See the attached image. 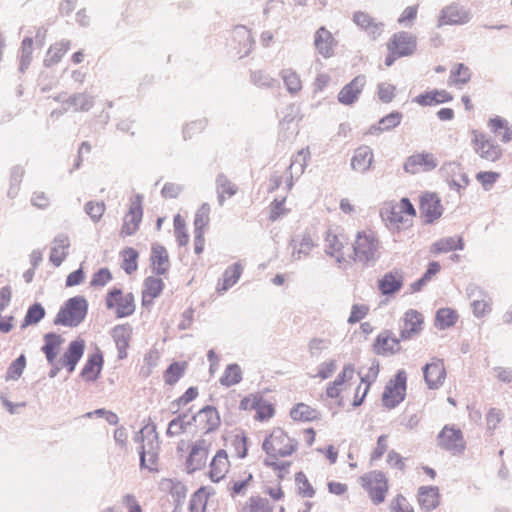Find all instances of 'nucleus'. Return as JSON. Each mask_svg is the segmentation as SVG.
Masks as SVG:
<instances>
[{
	"label": "nucleus",
	"instance_id": "1",
	"mask_svg": "<svg viewBox=\"0 0 512 512\" xmlns=\"http://www.w3.org/2000/svg\"><path fill=\"white\" fill-rule=\"evenodd\" d=\"M88 307V301L84 296L71 297L60 307L53 323L70 328L77 327L86 318Z\"/></svg>",
	"mask_w": 512,
	"mask_h": 512
},
{
	"label": "nucleus",
	"instance_id": "2",
	"mask_svg": "<svg viewBox=\"0 0 512 512\" xmlns=\"http://www.w3.org/2000/svg\"><path fill=\"white\" fill-rule=\"evenodd\" d=\"M379 242L372 232L357 233L353 244L354 260L365 265L374 264L379 258Z\"/></svg>",
	"mask_w": 512,
	"mask_h": 512
},
{
	"label": "nucleus",
	"instance_id": "3",
	"mask_svg": "<svg viewBox=\"0 0 512 512\" xmlns=\"http://www.w3.org/2000/svg\"><path fill=\"white\" fill-rule=\"evenodd\" d=\"M266 454L273 458L290 456L297 448V442L291 439L281 428L274 429L262 444Z\"/></svg>",
	"mask_w": 512,
	"mask_h": 512
},
{
	"label": "nucleus",
	"instance_id": "4",
	"mask_svg": "<svg viewBox=\"0 0 512 512\" xmlns=\"http://www.w3.org/2000/svg\"><path fill=\"white\" fill-rule=\"evenodd\" d=\"M407 375L404 370H398L395 377L389 380L382 394V403L388 409H393L404 401L406 396Z\"/></svg>",
	"mask_w": 512,
	"mask_h": 512
},
{
	"label": "nucleus",
	"instance_id": "5",
	"mask_svg": "<svg viewBox=\"0 0 512 512\" xmlns=\"http://www.w3.org/2000/svg\"><path fill=\"white\" fill-rule=\"evenodd\" d=\"M361 479L362 486L367 491L373 504L383 503L389 489L386 475L382 471L374 470L362 476Z\"/></svg>",
	"mask_w": 512,
	"mask_h": 512
},
{
	"label": "nucleus",
	"instance_id": "6",
	"mask_svg": "<svg viewBox=\"0 0 512 512\" xmlns=\"http://www.w3.org/2000/svg\"><path fill=\"white\" fill-rule=\"evenodd\" d=\"M471 19L470 9L458 2H451L440 10L436 26L441 28L443 26L465 25Z\"/></svg>",
	"mask_w": 512,
	"mask_h": 512
},
{
	"label": "nucleus",
	"instance_id": "7",
	"mask_svg": "<svg viewBox=\"0 0 512 512\" xmlns=\"http://www.w3.org/2000/svg\"><path fill=\"white\" fill-rule=\"evenodd\" d=\"M116 307L117 318H124L135 312V298L132 293L123 295L122 290L113 288L106 296V307L112 309Z\"/></svg>",
	"mask_w": 512,
	"mask_h": 512
},
{
	"label": "nucleus",
	"instance_id": "8",
	"mask_svg": "<svg viewBox=\"0 0 512 512\" xmlns=\"http://www.w3.org/2000/svg\"><path fill=\"white\" fill-rule=\"evenodd\" d=\"M437 439L438 446L453 455H460L465 450L466 443L462 431L454 426L445 425L439 432Z\"/></svg>",
	"mask_w": 512,
	"mask_h": 512
},
{
	"label": "nucleus",
	"instance_id": "9",
	"mask_svg": "<svg viewBox=\"0 0 512 512\" xmlns=\"http://www.w3.org/2000/svg\"><path fill=\"white\" fill-rule=\"evenodd\" d=\"M141 443L139 451L140 467L149 471H156L157 468L146 464L147 453L159 451L158 433L154 423L147 424L141 429Z\"/></svg>",
	"mask_w": 512,
	"mask_h": 512
},
{
	"label": "nucleus",
	"instance_id": "10",
	"mask_svg": "<svg viewBox=\"0 0 512 512\" xmlns=\"http://www.w3.org/2000/svg\"><path fill=\"white\" fill-rule=\"evenodd\" d=\"M419 211L424 223L431 224L443 214V206L436 193L426 192L420 197Z\"/></svg>",
	"mask_w": 512,
	"mask_h": 512
},
{
	"label": "nucleus",
	"instance_id": "11",
	"mask_svg": "<svg viewBox=\"0 0 512 512\" xmlns=\"http://www.w3.org/2000/svg\"><path fill=\"white\" fill-rule=\"evenodd\" d=\"M438 166V161L432 153L421 152L409 156L403 169L406 173L417 174L420 171L430 172Z\"/></svg>",
	"mask_w": 512,
	"mask_h": 512
},
{
	"label": "nucleus",
	"instance_id": "12",
	"mask_svg": "<svg viewBox=\"0 0 512 512\" xmlns=\"http://www.w3.org/2000/svg\"><path fill=\"white\" fill-rule=\"evenodd\" d=\"M473 144L475 152L482 158L495 162L502 156V149L490 139H486L483 133L473 130Z\"/></svg>",
	"mask_w": 512,
	"mask_h": 512
},
{
	"label": "nucleus",
	"instance_id": "13",
	"mask_svg": "<svg viewBox=\"0 0 512 512\" xmlns=\"http://www.w3.org/2000/svg\"><path fill=\"white\" fill-rule=\"evenodd\" d=\"M142 217V197L140 195H136L131 201L128 213L124 217L121 234L125 236L134 235L139 228Z\"/></svg>",
	"mask_w": 512,
	"mask_h": 512
},
{
	"label": "nucleus",
	"instance_id": "14",
	"mask_svg": "<svg viewBox=\"0 0 512 512\" xmlns=\"http://www.w3.org/2000/svg\"><path fill=\"white\" fill-rule=\"evenodd\" d=\"M191 421L197 423L198 427L204 431V434L215 431L221 423L217 409L210 405L203 407L195 415L191 416Z\"/></svg>",
	"mask_w": 512,
	"mask_h": 512
},
{
	"label": "nucleus",
	"instance_id": "15",
	"mask_svg": "<svg viewBox=\"0 0 512 512\" xmlns=\"http://www.w3.org/2000/svg\"><path fill=\"white\" fill-rule=\"evenodd\" d=\"M422 371L425 383L429 389L435 390L443 385L446 378V369L443 360L436 359L432 363L426 364L422 368Z\"/></svg>",
	"mask_w": 512,
	"mask_h": 512
},
{
	"label": "nucleus",
	"instance_id": "16",
	"mask_svg": "<svg viewBox=\"0 0 512 512\" xmlns=\"http://www.w3.org/2000/svg\"><path fill=\"white\" fill-rule=\"evenodd\" d=\"M365 84L366 77L364 75L356 76L340 90L337 96L338 101L347 106L354 104L358 100Z\"/></svg>",
	"mask_w": 512,
	"mask_h": 512
},
{
	"label": "nucleus",
	"instance_id": "17",
	"mask_svg": "<svg viewBox=\"0 0 512 512\" xmlns=\"http://www.w3.org/2000/svg\"><path fill=\"white\" fill-rule=\"evenodd\" d=\"M85 351V342L82 339L71 341L64 352L63 356L59 359L58 363L62 364L68 373L74 372L77 363L82 358Z\"/></svg>",
	"mask_w": 512,
	"mask_h": 512
},
{
	"label": "nucleus",
	"instance_id": "18",
	"mask_svg": "<svg viewBox=\"0 0 512 512\" xmlns=\"http://www.w3.org/2000/svg\"><path fill=\"white\" fill-rule=\"evenodd\" d=\"M353 22L372 39H377L383 32V23L377 21L368 13L357 11L353 15Z\"/></svg>",
	"mask_w": 512,
	"mask_h": 512
},
{
	"label": "nucleus",
	"instance_id": "19",
	"mask_svg": "<svg viewBox=\"0 0 512 512\" xmlns=\"http://www.w3.org/2000/svg\"><path fill=\"white\" fill-rule=\"evenodd\" d=\"M424 318L417 310L409 309L404 316L403 326L400 330V339L408 340L419 334L422 330Z\"/></svg>",
	"mask_w": 512,
	"mask_h": 512
},
{
	"label": "nucleus",
	"instance_id": "20",
	"mask_svg": "<svg viewBox=\"0 0 512 512\" xmlns=\"http://www.w3.org/2000/svg\"><path fill=\"white\" fill-rule=\"evenodd\" d=\"M207 443L204 439L197 440L192 446L186 465L189 473L202 469L207 460Z\"/></svg>",
	"mask_w": 512,
	"mask_h": 512
},
{
	"label": "nucleus",
	"instance_id": "21",
	"mask_svg": "<svg viewBox=\"0 0 512 512\" xmlns=\"http://www.w3.org/2000/svg\"><path fill=\"white\" fill-rule=\"evenodd\" d=\"M401 340L400 337H393L391 331L385 330L375 339L374 352L378 355L395 354L401 350Z\"/></svg>",
	"mask_w": 512,
	"mask_h": 512
},
{
	"label": "nucleus",
	"instance_id": "22",
	"mask_svg": "<svg viewBox=\"0 0 512 512\" xmlns=\"http://www.w3.org/2000/svg\"><path fill=\"white\" fill-rule=\"evenodd\" d=\"M388 49H395L398 55L409 56L416 49V39L408 32H398L394 34L392 40L388 43Z\"/></svg>",
	"mask_w": 512,
	"mask_h": 512
},
{
	"label": "nucleus",
	"instance_id": "23",
	"mask_svg": "<svg viewBox=\"0 0 512 512\" xmlns=\"http://www.w3.org/2000/svg\"><path fill=\"white\" fill-rule=\"evenodd\" d=\"M314 45L319 54L324 58H329L334 54L336 41L332 33L322 26L315 33Z\"/></svg>",
	"mask_w": 512,
	"mask_h": 512
},
{
	"label": "nucleus",
	"instance_id": "24",
	"mask_svg": "<svg viewBox=\"0 0 512 512\" xmlns=\"http://www.w3.org/2000/svg\"><path fill=\"white\" fill-rule=\"evenodd\" d=\"M132 335V327L129 324L116 325L112 329V338L116 344L118 358L127 357V348Z\"/></svg>",
	"mask_w": 512,
	"mask_h": 512
},
{
	"label": "nucleus",
	"instance_id": "25",
	"mask_svg": "<svg viewBox=\"0 0 512 512\" xmlns=\"http://www.w3.org/2000/svg\"><path fill=\"white\" fill-rule=\"evenodd\" d=\"M150 261L153 273L157 276L164 275L169 269V256L166 248L160 244H153Z\"/></svg>",
	"mask_w": 512,
	"mask_h": 512
},
{
	"label": "nucleus",
	"instance_id": "26",
	"mask_svg": "<svg viewBox=\"0 0 512 512\" xmlns=\"http://www.w3.org/2000/svg\"><path fill=\"white\" fill-rule=\"evenodd\" d=\"M70 247V240L67 234L60 233L55 236L53 240V246L51 248L49 260L50 262L59 267L65 260L68 252L67 249Z\"/></svg>",
	"mask_w": 512,
	"mask_h": 512
},
{
	"label": "nucleus",
	"instance_id": "27",
	"mask_svg": "<svg viewBox=\"0 0 512 512\" xmlns=\"http://www.w3.org/2000/svg\"><path fill=\"white\" fill-rule=\"evenodd\" d=\"M403 286V275L399 270L390 271L386 273L378 281V289L383 295H393L398 292Z\"/></svg>",
	"mask_w": 512,
	"mask_h": 512
},
{
	"label": "nucleus",
	"instance_id": "28",
	"mask_svg": "<svg viewBox=\"0 0 512 512\" xmlns=\"http://www.w3.org/2000/svg\"><path fill=\"white\" fill-rule=\"evenodd\" d=\"M103 355L98 350L96 353L90 355L82 368L81 376L87 382H94L98 379L103 368Z\"/></svg>",
	"mask_w": 512,
	"mask_h": 512
},
{
	"label": "nucleus",
	"instance_id": "29",
	"mask_svg": "<svg viewBox=\"0 0 512 512\" xmlns=\"http://www.w3.org/2000/svg\"><path fill=\"white\" fill-rule=\"evenodd\" d=\"M164 288V283L160 278L149 276L144 280L142 290V305L149 306L157 298Z\"/></svg>",
	"mask_w": 512,
	"mask_h": 512
},
{
	"label": "nucleus",
	"instance_id": "30",
	"mask_svg": "<svg viewBox=\"0 0 512 512\" xmlns=\"http://www.w3.org/2000/svg\"><path fill=\"white\" fill-rule=\"evenodd\" d=\"M373 158L372 149L369 146H361L354 152L351 167L358 172L365 173L370 169Z\"/></svg>",
	"mask_w": 512,
	"mask_h": 512
},
{
	"label": "nucleus",
	"instance_id": "31",
	"mask_svg": "<svg viewBox=\"0 0 512 512\" xmlns=\"http://www.w3.org/2000/svg\"><path fill=\"white\" fill-rule=\"evenodd\" d=\"M229 461L227 452L223 449L217 451L210 463L209 477L213 482H219L224 478L228 470Z\"/></svg>",
	"mask_w": 512,
	"mask_h": 512
},
{
	"label": "nucleus",
	"instance_id": "32",
	"mask_svg": "<svg viewBox=\"0 0 512 512\" xmlns=\"http://www.w3.org/2000/svg\"><path fill=\"white\" fill-rule=\"evenodd\" d=\"M453 100V96L446 90H432L416 96L413 101L421 106H432Z\"/></svg>",
	"mask_w": 512,
	"mask_h": 512
},
{
	"label": "nucleus",
	"instance_id": "33",
	"mask_svg": "<svg viewBox=\"0 0 512 512\" xmlns=\"http://www.w3.org/2000/svg\"><path fill=\"white\" fill-rule=\"evenodd\" d=\"M418 502L423 510L430 512L439 505V490L434 486H422L418 491Z\"/></svg>",
	"mask_w": 512,
	"mask_h": 512
},
{
	"label": "nucleus",
	"instance_id": "34",
	"mask_svg": "<svg viewBox=\"0 0 512 512\" xmlns=\"http://www.w3.org/2000/svg\"><path fill=\"white\" fill-rule=\"evenodd\" d=\"M402 118L403 114L401 112L393 111L382 117L377 124L370 126L368 133L371 135H378L380 133L390 131L400 125Z\"/></svg>",
	"mask_w": 512,
	"mask_h": 512
},
{
	"label": "nucleus",
	"instance_id": "35",
	"mask_svg": "<svg viewBox=\"0 0 512 512\" xmlns=\"http://www.w3.org/2000/svg\"><path fill=\"white\" fill-rule=\"evenodd\" d=\"M243 272V267L240 263H234L229 266L223 273L222 280L217 284V292L224 293L229 288L234 286L240 279Z\"/></svg>",
	"mask_w": 512,
	"mask_h": 512
},
{
	"label": "nucleus",
	"instance_id": "36",
	"mask_svg": "<svg viewBox=\"0 0 512 512\" xmlns=\"http://www.w3.org/2000/svg\"><path fill=\"white\" fill-rule=\"evenodd\" d=\"M378 374H379V362L377 360L372 361V364L369 367L367 373L363 374L361 370L358 372L360 381H361V383L365 384V388L361 395V398L359 400H353V403H352L353 407H358L363 403L371 384L377 379Z\"/></svg>",
	"mask_w": 512,
	"mask_h": 512
},
{
	"label": "nucleus",
	"instance_id": "37",
	"mask_svg": "<svg viewBox=\"0 0 512 512\" xmlns=\"http://www.w3.org/2000/svg\"><path fill=\"white\" fill-rule=\"evenodd\" d=\"M70 48L69 40H62L60 42L51 45L48 49L45 59L44 65L46 67H51L57 63H59L62 57L67 53Z\"/></svg>",
	"mask_w": 512,
	"mask_h": 512
},
{
	"label": "nucleus",
	"instance_id": "38",
	"mask_svg": "<svg viewBox=\"0 0 512 512\" xmlns=\"http://www.w3.org/2000/svg\"><path fill=\"white\" fill-rule=\"evenodd\" d=\"M354 374V367L350 364L345 365L343 370L337 375L336 379L331 382L327 389L326 394L329 398H337L341 392V386L347 379H351Z\"/></svg>",
	"mask_w": 512,
	"mask_h": 512
},
{
	"label": "nucleus",
	"instance_id": "39",
	"mask_svg": "<svg viewBox=\"0 0 512 512\" xmlns=\"http://www.w3.org/2000/svg\"><path fill=\"white\" fill-rule=\"evenodd\" d=\"M463 249L464 241L461 236L441 238L432 245V252L438 254Z\"/></svg>",
	"mask_w": 512,
	"mask_h": 512
},
{
	"label": "nucleus",
	"instance_id": "40",
	"mask_svg": "<svg viewBox=\"0 0 512 512\" xmlns=\"http://www.w3.org/2000/svg\"><path fill=\"white\" fill-rule=\"evenodd\" d=\"M94 96L85 92L74 93L66 99V103L73 106L75 111L88 112L94 106Z\"/></svg>",
	"mask_w": 512,
	"mask_h": 512
},
{
	"label": "nucleus",
	"instance_id": "41",
	"mask_svg": "<svg viewBox=\"0 0 512 512\" xmlns=\"http://www.w3.org/2000/svg\"><path fill=\"white\" fill-rule=\"evenodd\" d=\"M193 423L195 422L191 421V417L188 418L187 413H181L169 422L166 434L169 437L178 436L185 432Z\"/></svg>",
	"mask_w": 512,
	"mask_h": 512
},
{
	"label": "nucleus",
	"instance_id": "42",
	"mask_svg": "<svg viewBox=\"0 0 512 512\" xmlns=\"http://www.w3.org/2000/svg\"><path fill=\"white\" fill-rule=\"evenodd\" d=\"M290 245L293 248L292 251V259L300 260L303 256H308L309 252L314 246V243L310 237V235H303L300 242L298 243L296 239H292Z\"/></svg>",
	"mask_w": 512,
	"mask_h": 512
},
{
	"label": "nucleus",
	"instance_id": "43",
	"mask_svg": "<svg viewBox=\"0 0 512 512\" xmlns=\"http://www.w3.org/2000/svg\"><path fill=\"white\" fill-rule=\"evenodd\" d=\"M242 380V370L236 363L229 364L221 376L219 382L226 387L234 386Z\"/></svg>",
	"mask_w": 512,
	"mask_h": 512
},
{
	"label": "nucleus",
	"instance_id": "44",
	"mask_svg": "<svg viewBox=\"0 0 512 512\" xmlns=\"http://www.w3.org/2000/svg\"><path fill=\"white\" fill-rule=\"evenodd\" d=\"M45 309L42 304L36 302L27 309L21 328L24 329L30 325L38 324L45 317Z\"/></svg>",
	"mask_w": 512,
	"mask_h": 512
},
{
	"label": "nucleus",
	"instance_id": "45",
	"mask_svg": "<svg viewBox=\"0 0 512 512\" xmlns=\"http://www.w3.org/2000/svg\"><path fill=\"white\" fill-rule=\"evenodd\" d=\"M287 91L295 95L302 89L299 75L292 69H283L280 73Z\"/></svg>",
	"mask_w": 512,
	"mask_h": 512
},
{
	"label": "nucleus",
	"instance_id": "46",
	"mask_svg": "<svg viewBox=\"0 0 512 512\" xmlns=\"http://www.w3.org/2000/svg\"><path fill=\"white\" fill-rule=\"evenodd\" d=\"M457 313L451 308H440L436 312L435 325L443 330L453 326L457 321Z\"/></svg>",
	"mask_w": 512,
	"mask_h": 512
},
{
	"label": "nucleus",
	"instance_id": "47",
	"mask_svg": "<svg viewBox=\"0 0 512 512\" xmlns=\"http://www.w3.org/2000/svg\"><path fill=\"white\" fill-rule=\"evenodd\" d=\"M472 73L468 66L463 63H457L450 72L451 82L458 85H465L471 79Z\"/></svg>",
	"mask_w": 512,
	"mask_h": 512
},
{
	"label": "nucleus",
	"instance_id": "48",
	"mask_svg": "<svg viewBox=\"0 0 512 512\" xmlns=\"http://www.w3.org/2000/svg\"><path fill=\"white\" fill-rule=\"evenodd\" d=\"M290 416L296 421H312L317 418V411L304 403H298L291 409Z\"/></svg>",
	"mask_w": 512,
	"mask_h": 512
},
{
	"label": "nucleus",
	"instance_id": "49",
	"mask_svg": "<svg viewBox=\"0 0 512 512\" xmlns=\"http://www.w3.org/2000/svg\"><path fill=\"white\" fill-rule=\"evenodd\" d=\"M234 39L243 45L244 53L241 57L247 56L254 44L251 32L245 26H237L233 31Z\"/></svg>",
	"mask_w": 512,
	"mask_h": 512
},
{
	"label": "nucleus",
	"instance_id": "50",
	"mask_svg": "<svg viewBox=\"0 0 512 512\" xmlns=\"http://www.w3.org/2000/svg\"><path fill=\"white\" fill-rule=\"evenodd\" d=\"M210 205L203 203L195 213L194 217V232H204L205 227L210 221Z\"/></svg>",
	"mask_w": 512,
	"mask_h": 512
},
{
	"label": "nucleus",
	"instance_id": "51",
	"mask_svg": "<svg viewBox=\"0 0 512 512\" xmlns=\"http://www.w3.org/2000/svg\"><path fill=\"white\" fill-rule=\"evenodd\" d=\"M26 367V357L24 354H21L17 357L7 368V372L5 375V380H18Z\"/></svg>",
	"mask_w": 512,
	"mask_h": 512
},
{
	"label": "nucleus",
	"instance_id": "52",
	"mask_svg": "<svg viewBox=\"0 0 512 512\" xmlns=\"http://www.w3.org/2000/svg\"><path fill=\"white\" fill-rule=\"evenodd\" d=\"M185 366L184 362H173L170 364L164 373L165 383L168 385L177 383L185 372Z\"/></svg>",
	"mask_w": 512,
	"mask_h": 512
},
{
	"label": "nucleus",
	"instance_id": "53",
	"mask_svg": "<svg viewBox=\"0 0 512 512\" xmlns=\"http://www.w3.org/2000/svg\"><path fill=\"white\" fill-rule=\"evenodd\" d=\"M251 82L261 88H273L278 85V81L273 78L269 73L263 70H256L251 72Z\"/></svg>",
	"mask_w": 512,
	"mask_h": 512
},
{
	"label": "nucleus",
	"instance_id": "54",
	"mask_svg": "<svg viewBox=\"0 0 512 512\" xmlns=\"http://www.w3.org/2000/svg\"><path fill=\"white\" fill-rule=\"evenodd\" d=\"M242 512H272L269 501L259 496L250 497L243 506Z\"/></svg>",
	"mask_w": 512,
	"mask_h": 512
},
{
	"label": "nucleus",
	"instance_id": "55",
	"mask_svg": "<svg viewBox=\"0 0 512 512\" xmlns=\"http://www.w3.org/2000/svg\"><path fill=\"white\" fill-rule=\"evenodd\" d=\"M216 192L227 194L228 197L234 196L238 188L232 183L224 173H219L215 180Z\"/></svg>",
	"mask_w": 512,
	"mask_h": 512
},
{
	"label": "nucleus",
	"instance_id": "56",
	"mask_svg": "<svg viewBox=\"0 0 512 512\" xmlns=\"http://www.w3.org/2000/svg\"><path fill=\"white\" fill-rule=\"evenodd\" d=\"M208 496L205 494V488H199L189 501L190 512H205Z\"/></svg>",
	"mask_w": 512,
	"mask_h": 512
},
{
	"label": "nucleus",
	"instance_id": "57",
	"mask_svg": "<svg viewBox=\"0 0 512 512\" xmlns=\"http://www.w3.org/2000/svg\"><path fill=\"white\" fill-rule=\"evenodd\" d=\"M325 241V252L330 256H334L335 253H340L344 248L345 238L343 236H338L329 232L327 233Z\"/></svg>",
	"mask_w": 512,
	"mask_h": 512
},
{
	"label": "nucleus",
	"instance_id": "58",
	"mask_svg": "<svg viewBox=\"0 0 512 512\" xmlns=\"http://www.w3.org/2000/svg\"><path fill=\"white\" fill-rule=\"evenodd\" d=\"M32 44H33V39L31 37H26L22 41L21 55H20V66H19V70L22 73L28 68V66L31 63Z\"/></svg>",
	"mask_w": 512,
	"mask_h": 512
},
{
	"label": "nucleus",
	"instance_id": "59",
	"mask_svg": "<svg viewBox=\"0 0 512 512\" xmlns=\"http://www.w3.org/2000/svg\"><path fill=\"white\" fill-rule=\"evenodd\" d=\"M331 346V340L327 338H311L308 342V351L312 358H318L324 350Z\"/></svg>",
	"mask_w": 512,
	"mask_h": 512
},
{
	"label": "nucleus",
	"instance_id": "60",
	"mask_svg": "<svg viewBox=\"0 0 512 512\" xmlns=\"http://www.w3.org/2000/svg\"><path fill=\"white\" fill-rule=\"evenodd\" d=\"M124 254V261L122 268L127 274H132L137 270V258H138V252L134 248H126L123 251Z\"/></svg>",
	"mask_w": 512,
	"mask_h": 512
},
{
	"label": "nucleus",
	"instance_id": "61",
	"mask_svg": "<svg viewBox=\"0 0 512 512\" xmlns=\"http://www.w3.org/2000/svg\"><path fill=\"white\" fill-rule=\"evenodd\" d=\"M207 126L206 119H198L187 123L183 127V138L185 140L191 139L194 135L202 132Z\"/></svg>",
	"mask_w": 512,
	"mask_h": 512
},
{
	"label": "nucleus",
	"instance_id": "62",
	"mask_svg": "<svg viewBox=\"0 0 512 512\" xmlns=\"http://www.w3.org/2000/svg\"><path fill=\"white\" fill-rule=\"evenodd\" d=\"M64 342V339L61 335L49 332L44 335V345L42 346V351H59L61 344Z\"/></svg>",
	"mask_w": 512,
	"mask_h": 512
},
{
	"label": "nucleus",
	"instance_id": "63",
	"mask_svg": "<svg viewBox=\"0 0 512 512\" xmlns=\"http://www.w3.org/2000/svg\"><path fill=\"white\" fill-rule=\"evenodd\" d=\"M295 481L298 485L300 495L307 498H311L314 496L315 491L303 472H298L296 474Z\"/></svg>",
	"mask_w": 512,
	"mask_h": 512
},
{
	"label": "nucleus",
	"instance_id": "64",
	"mask_svg": "<svg viewBox=\"0 0 512 512\" xmlns=\"http://www.w3.org/2000/svg\"><path fill=\"white\" fill-rule=\"evenodd\" d=\"M390 511L414 512V509L402 494H398L390 503Z\"/></svg>",
	"mask_w": 512,
	"mask_h": 512
}]
</instances>
